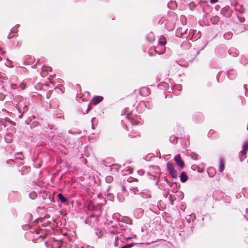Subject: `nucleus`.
Masks as SVG:
<instances>
[{
    "label": "nucleus",
    "instance_id": "nucleus-29",
    "mask_svg": "<svg viewBox=\"0 0 248 248\" xmlns=\"http://www.w3.org/2000/svg\"><path fill=\"white\" fill-rule=\"evenodd\" d=\"M155 51L158 54H162L165 53V50H163L162 52L159 53L157 51V50L155 49V48L154 49Z\"/></svg>",
    "mask_w": 248,
    "mask_h": 248
},
{
    "label": "nucleus",
    "instance_id": "nucleus-18",
    "mask_svg": "<svg viewBox=\"0 0 248 248\" xmlns=\"http://www.w3.org/2000/svg\"><path fill=\"white\" fill-rule=\"evenodd\" d=\"M248 150V140L246 141L244 143V144L243 145V150H242L247 152Z\"/></svg>",
    "mask_w": 248,
    "mask_h": 248
},
{
    "label": "nucleus",
    "instance_id": "nucleus-25",
    "mask_svg": "<svg viewBox=\"0 0 248 248\" xmlns=\"http://www.w3.org/2000/svg\"><path fill=\"white\" fill-rule=\"evenodd\" d=\"M44 211H45V209L44 208H42V207H38L36 208V212L37 213L43 212Z\"/></svg>",
    "mask_w": 248,
    "mask_h": 248
},
{
    "label": "nucleus",
    "instance_id": "nucleus-4",
    "mask_svg": "<svg viewBox=\"0 0 248 248\" xmlns=\"http://www.w3.org/2000/svg\"><path fill=\"white\" fill-rule=\"evenodd\" d=\"M33 229V231L39 235V237L42 236L43 235L46 234V231L40 226H38Z\"/></svg>",
    "mask_w": 248,
    "mask_h": 248
},
{
    "label": "nucleus",
    "instance_id": "nucleus-35",
    "mask_svg": "<svg viewBox=\"0 0 248 248\" xmlns=\"http://www.w3.org/2000/svg\"><path fill=\"white\" fill-rule=\"evenodd\" d=\"M108 200H109V201H111V199H109V198H108Z\"/></svg>",
    "mask_w": 248,
    "mask_h": 248
},
{
    "label": "nucleus",
    "instance_id": "nucleus-13",
    "mask_svg": "<svg viewBox=\"0 0 248 248\" xmlns=\"http://www.w3.org/2000/svg\"><path fill=\"white\" fill-rule=\"evenodd\" d=\"M158 43L160 46H165L167 43V42L166 41V38L165 37H162L160 38L159 40Z\"/></svg>",
    "mask_w": 248,
    "mask_h": 248
},
{
    "label": "nucleus",
    "instance_id": "nucleus-15",
    "mask_svg": "<svg viewBox=\"0 0 248 248\" xmlns=\"http://www.w3.org/2000/svg\"><path fill=\"white\" fill-rule=\"evenodd\" d=\"M57 197L59 198L61 202H67L66 199L65 198L61 193L57 194Z\"/></svg>",
    "mask_w": 248,
    "mask_h": 248
},
{
    "label": "nucleus",
    "instance_id": "nucleus-5",
    "mask_svg": "<svg viewBox=\"0 0 248 248\" xmlns=\"http://www.w3.org/2000/svg\"><path fill=\"white\" fill-rule=\"evenodd\" d=\"M87 203L88 209L90 211L98 210L99 207L95 206L94 202H84Z\"/></svg>",
    "mask_w": 248,
    "mask_h": 248
},
{
    "label": "nucleus",
    "instance_id": "nucleus-2",
    "mask_svg": "<svg viewBox=\"0 0 248 248\" xmlns=\"http://www.w3.org/2000/svg\"><path fill=\"white\" fill-rule=\"evenodd\" d=\"M98 217L96 216H90L86 217L85 223L92 227H95L97 224Z\"/></svg>",
    "mask_w": 248,
    "mask_h": 248
},
{
    "label": "nucleus",
    "instance_id": "nucleus-33",
    "mask_svg": "<svg viewBox=\"0 0 248 248\" xmlns=\"http://www.w3.org/2000/svg\"><path fill=\"white\" fill-rule=\"evenodd\" d=\"M110 195H109V194H108V197H110Z\"/></svg>",
    "mask_w": 248,
    "mask_h": 248
},
{
    "label": "nucleus",
    "instance_id": "nucleus-17",
    "mask_svg": "<svg viewBox=\"0 0 248 248\" xmlns=\"http://www.w3.org/2000/svg\"><path fill=\"white\" fill-rule=\"evenodd\" d=\"M128 119V120L129 121V122L131 123V124L132 125H137L138 124V122L134 120V119H132L130 118H128L127 117H126Z\"/></svg>",
    "mask_w": 248,
    "mask_h": 248
},
{
    "label": "nucleus",
    "instance_id": "nucleus-20",
    "mask_svg": "<svg viewBox=\"0 0 248 248\" xmlns=\"http://www.w3.org/2000/svg\"><path fill=\"white\" fill-rule=\"evenodd\" d=\"M119 227L121 230H125L126 228V224L122 223V224H119Z\"/></svg>",
    "mask_w": 248,
    "mask_h": 248
},
{
    "label": "nucleus",
    "instance_id": "nucleus-31",
    "mask_svg": "<svg viewBox=\"0 0 248 248\" xmlns=\"http://www.w3.org/2000/svg\"><path fill=\"white\" fill-rule=\"evenodd\" d=\"M244 20H245V19H244V18H241L240 19V21H241V22H244Z\"/></svg>",
    "mask_w": 248,
    "mask_h": 248
},
{
    "label": "nucleus",
    "instance_id": "nucleus-8",
    "mask_svg": "<svg viewBox=\"0 0 248 248\" xmlns=\"http://www.w3.org/2000/svg\"><path fill=\"white\" fill-rule=\"evenodd\" d=\"M188 179V176L186 173L183 171L180 174V180L182 183L186 182Z\"/></svg>",
    "mask_w": 248,
    "mask_h": 248
},
{
    "label": "nucleus",
    "instance_id": "nucleus-27",
    "mask_svg": "<svg viewBox=\"0 0 248 248\" xmlns=\"http://www.w3.org/2000/svg\"><path fill=\"white\" fill-rule=\"evenodd\" d=\"M30 196L32 199H33L36 196V194L35 192H33L30 194Z\"/></svg>",
    "mask_w": 248,
    "mask_h": 248
},
{
    "label": "nucleus",
    "instance_id": "nucleus-3",
    "mask_svg": "<svg viewBox=\"0 0 248 248\" xmlns=\"http://www.w3.org/2000/svg\"><path fill=\"white\" fill-rule=\"evenodd\" d=\"M174 160L176 162L177 165L181 168L183 169L184 168L185 163L181 158V157L179 154L177 155L174 157Z\"/></svg>",
    "mask_w": 248,
    "mask_h": 248
},
{
    "label": "nucleus",
    "instance_id": "nucleus-30",
    "mask_svg": "<svg viewBox=\"0 0 248 248\" xmlns=\"http://www.w3.org/2000/svg\"><path fill=\"white\" fill-rule=\"evenodd\" d=\"M66 202H61V204H60V202H58V205L60 206H61L62 204H65Z\"/></svg>",
    "mask_w": 248,
    "mask_h": 248
},
{
    "label": "nucleus",
    "instance_id": "nucleus-10",
    "mask_svg": "<svg viewBox=\"0 0 248 248\" xmlns=\"http://www.w3.org/2000/svg\"><path fill=\"white\" fill-rule=\"evenodd\" d=\"M167 168L169 172L175 170L173 164L170 162H168L167 163Z\"/></svg>",
    "mask_w": 248,
    "mask_h": 248
},
{
    "label": "nucleus",
    "instance_id": "nucleus-7",
    "mask_svg": "<svg viewBox=\"0 0 248 248\" xmlns=\"http://www.w3.org/2000/svg\"><path fill=\"white\" fill-rule=\"evenodd\" d=\"M94 233L97 238H101L103 235V232L102 230L99 229H94Z\"/></svg>",
    "mask_w": 248,
    "mask_h": 248
},
{
    "label": "nucleus",
    "instance_id": "nucleus-24",
    "mask_svg": "<svg viewBox=\"0 0 248 248\" xmlns=\"http://www.w3.org/2000/svg\"><path fill=\"white\" fill-rule=\"evenodd\" d=\"M120 215L118 214L115 213L113 215V218H116L117 220H120Z\"/></svg>",
    "mask_w": 248,
    "mask_h": 248
},
{
    "label": "nucleus",
    "instance_id": "nucleus-28",
    "mask_svg": "<svg viewBox=\"0 0 248 248\" xmlns=\"http://www.w3.org/2000/svg\"><path fill=\"white\" fill-rule=\"evenodd\" d=\"M218 0H210V3L212 4H215L217 2Z\"/></svg>",
    "mask_w": 248,
    "mask_h": 248
},
{
    "label": "nucleus",
    "instance_id": "nucleus-23",
    "mask_svg": "<svg viewBox=\"0 0 248 248\" xmlns=\"http://www.w3.org/2000/svg\"><path fill=\"white\" fill-rule=\"evenodd\" d=\"M189 8L190 10H192L194 9L195 7V4L193 2H191L189 4Z\"/></svg>",
    "mask_w": 248,
    "mask_h": 248
},
{
    "label": "nucleus",
    "instance_id": "nucleus-32",
    "mask_svg": "<svg viewBox=\"0 0 248 248\" xmlns=\"http://www.w3.org/2000/svg\"><path fill=\"white\" fill-rule=\"evenodd\" d=\"M16 154V155H22V152H19V153H17Z\"/></svg>",
    "mask_w": 248,
    "mask_h": 248
},
{
    "label": "nucleus",
    "instance_id": "nucleus-11",
    "mask_svg": "<svg viewBox=\"0 0 248 248\" xmlns=\"http://www.w3.org/2000/svg\"><path fill=\"white\" fill-rule=\"evenodd\" d=\"M224 170V163L223 159L222 158L220 159L219 171L220 172H223Z\"/></svg>",
    "mask_w": 248,
    "mask_h": 248
},
{
    "label": "nucleus",
    "instance_id": "nucleus-16",
    "mask_svg": "<svg viewBox=\"0 0 248 248\" xmlns=\"http://www.w3.org/2000/svg\"><path fill=\"white\" fill-rule=\"evenodd\" d=\"M170 174L171 175L172 177L174 179H177V173L175 170L170 171L169 172Z\"/></svg>",
    "mask_w": 248,
    "mask_h": 248
},
{
    "label": "nucleus",
    "instance_id": "nucleus-19",
    "mask_svg": "<svg viewBox=\"0 0 248 248\" xmlns=\"http://www.w3.org/2000/svg\"><path fill=\"white\" fill-rule=\"evenodd\" d=\"M122 223L126 224L131 223V220L128 218H125L124 219H123L122 220Z\"/></svg>",
    "mask_w": 248,
    "mask_h": 248
},
{
    "label": "nucleus",
    "instance_id": "nucleus-9",
    "mask_svg": "<svg viewBox=\"0 0 248 248\" xmlns=\"http://www.w3.org/2000/svg\"><path fill=\"white\" fill-rule=\"evenodd\" d=\"M196 218V216L194 214H191V215H187L186 217V219L188 222H190L191 220L193 221Z\"/></svg>",
    "mask_w": 248,
    "mask_h": 248
},
{
    "label": "nucleus",
    "instance_id": "nucleus-6",
    "mask_svg": "<svg viewBox=\"0 0 248 248\" xmlns=\"http://www.w3.org/2000/svg\"><path fill=\"white\" fill-rule=\"evenodd\" d=\"M103 100V97L101 96H96L94 97L91 101L92 104L96 105L100 102Z\"/></svg>",
    "mask_w": 248,
    "mask_h": 248
},
{
    "label": "nucleus",
    "instance_id": "nucleus-36",
    "mask_svg": "<svg viewBox=\"0 0 248 248\" xmlns=\"http://www.w3.org/2000/svg\"><path fill=\"white\" fill-rule=\"evenodd\" d=\"M172 205H173V202H171Z\"/></svg>",
    "mask_w": 248,
    "mask_h": 248
},
{
    "label": "nucleus",
    "instance_id": "nucleus-21",
    "mask_svg": "<svg viewBox=\"0 0 248 248\" xmlns=\"http://www.w3.org/2000/svg\"><path fill=\"white\" fill-rule=\"evenodd\" d=\"M198 154H197L195 153H192L191 154V157L194 160H196L198 158Z\"/></svg>",
    "mask_w": 248,
    "mask_h": 248
},
{
    "label": "nucleus",
    "instance_id": "nucleus-26",
    "mask_svg": "<svg viewBox=\"0 0 248 248\" xmlns=\"http://www.w3.org/2000/svg\"><path fill=\"white\" fill-rule=\"evenodd\" d=\"M133 246V244L132 243L124 245L122 247V248H130Z\"/></svg>",
    "mask_w": 248,
    "mask_h": 248
},
{
    "label": "nucleus",
    "instance_id": "nucleus-14",
    "mask_svg": "<svg viewBox=\"0 0 248 248\" xmlns=\"http://www.w3.org/2000/svg\"><path fill=\"white\" fill-rule=\"evenodd\" d=\"M246 152L243 150L241 151L239 156L241 161H242L246 157Z\"/></svg>",
    "mask_w": 248,
    "mask_h": 248
},
{
    "label": "nucleus",
    "instance_id": "nucleus-1",
    "mask_svg": "<svg viewBox=\"0 0 248 248\" xmlns=\"http://www.w3.org/2000/svg\"><path fill=\"white\" fill-rule=\"evenodd\" d=\"M26 217L29 218V223L31 222V225L29 224V226L31 228H32L36 223H39V221H40L41 223H42L41 225L44 228L47 226V223H44L43 222L42 217H39L32 221V220L31 219V218L32 217V215L30 213L26 214Z\"/></svg>",
    "mask_w": 248,
    "mask_h": 248
},
{
    "label": "nucleus",
    "instance_id": "nucleus-12",
    "mask_svg": "<svg viewBox=\"0 0 248 248\" xmlns=\"http://www.w3.org/2000/svg\"><path fill=\"white\" fill-rule=\"evenodd\" d=\"M147 40L149 42H153L155 40V37L153 33H149L146 37Z\"/></svg>",
    "mask_w": 248,
    "mask_h": 248
},
{
    "label": "nucleus",
    "instance_id": "nucleus-37",
    "mask_svg": "<svg viewBox=\"0 0 248 248\" xmlns=\"http://www.w3.org/2000/svg\"><path fill=\"white\" fill-rule=\"evenodd\" d=\"M1 49V48H0V50Z\"/></svg>",
    "mask_w": 248,
    "mask_h": 248
},
{
    "label": "nucleus",
    "instance_id": "nucleus-34",
    "mask_svg": "<svg viewBox=\"0 0 248 248\" xmlns=\"http://www.w3.org/2000/svg\"><path fill=\"white\" fill-rule=\"evenodd\" d=\"M2 60V59L1 58V57H0V61H1Z\"/></svg>",
    "mask_w": 248,
    "mask_h": 248
},
{
    "label": "nucleus",
    "instance_id": "nucleus-22",
    "mask_svg": "<svg viewBox=\"0 0 248 248\" xmlns=\"http://www.w3.org/2000/svg\"><path fill=\"white\" fill-rule=\"evenodd\" d=\"M116 236L113 235L111 237L110 244H116Z\"/></svg>",
    "mask_w": 248,
    "mask_h": 248
}]
</instances>
